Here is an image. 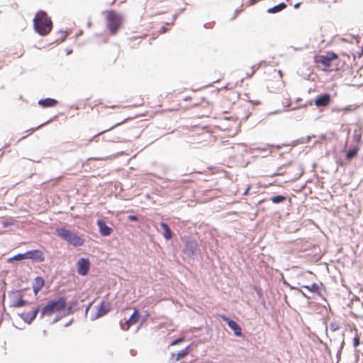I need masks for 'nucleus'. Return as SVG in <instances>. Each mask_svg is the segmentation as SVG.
<instances>
[{
	"label": "nucleus",
	"mask_w": 363,
	"mask_h": 363,
	"mask_svg": "<svg viewBox=\"0 0 363 363\" xmlns=\"http://www.w3.org/2000/svg\"><path fill=\"white\" fill-rule=\"evenodd\" d=\"M184 341V337H180V338H178L175 340H174L172 343H171V345L172 346H174V345H177L182 342Z\"/></svg>",
	"instance_id": "obj_26"
},
{
	"label": "nucleus",
	"mask_w": 363,
	"mask_h": 363,
	"mask_svg": "<svg viewBox=\"0 0 363 363\" xmlns=\"http://www.w3.org/2000/svg\"><path fill=\"white\" fill-rule=\"evenodd\" d=\"M106 28L111 35H115L123 24V16L111 10L106 12Z\"/></svg>",
	"instance_id": "obj_2"
},
{
	"label": "nucleus",
	"mask_w": 363,
	"mask_h": 363,
	"mask_svg": "<svg viewBox=\"0 0 363 363\" xmlns=\"http://www.w3.org/2000/svg\"><path fill=\"white\" fill-rule=\"evenodd\" d=\"M39 308H36L30 311L23 312L20 316L28 323H30L37 316Z\"/></svg>",
	"instance_id": "obj_11"
},
{
	"label": "nucleus",
	"mask_w": 363,
	"mask_h": 363,
	"mask_svg": "<svg viewBox=\"0 0 363 363\" xmlns=\"http://www.w3.org/2000/svg\"><path fill=\"white\" fill-rule=\"evenodd\" d=\"M26 301L21 297L18 301H13L11 306L13 308L22 307L26 305Z\"/></svg>",
	"instance_id": "obj_23"
},
{
	"label": "nucleus",
	"mask_w": 363,
	"mask_h": 363,
	"mask_svg": "<svg viewBox=\"0 0 363 363\" xmlns=\"http://www.w3.org/2000/svg\"><path fill=\"white\" fill-rule=\"evenodd\" d=\"M90 267V262L88 259L81 258L77 262V272L82 276L88 274Z\"/></svg>",
	"instance_id": "obj_6"
},
{
	"label": "nucleus",
	"mask_w": 363,
	"mask_h": 363,
	"mask_svg": "<svg viewBox=\"0 0 363 363\" xmlns=\"http://www.w3.org/2000/svg\"><path fill=\"white\" fill-rule=\"evenodd\" d=\"M249 189H250V186H249V187H247V189H246V191H245V193H244V194H245V195H246V194H247V192H248Z\"/></svg>",
	"instance_id": "obj_33"
},
{
	"label": "nucleus",
	"mask_w": 363,
	"mask_h": 363,
	"mask_svg": "<svg viewBox=\"0 0 363 363\" xmlns=\"http://www.w3.org/2000/svg\"><path fill=\"white\" fill-rule=\"evenodd\" d=\"M360 345V335L355 329V336L353 340V345L357 348Z\"/></svg>",
	"instance_id": "obj_25"
},
{
	"label": "nucleus",
	"mask_w": 363,
	"mask_h": 363,
	"mask_svg": "<svg viewBox=\"0 0 363 363\" xmlns=\"http://www.w3.org/2000/svg\"><path fill=\"white\" fill-rule=\"evenodd\" d=\"M338 55L330 51L327 52L325 55H318L314 57V62L317 65L320 64L323 66L322 69L324 72L330 71V67L333 60H337Z\"/></svg>",
	"instance_id": "obj_5"
},
{
	"label": "nucleus",
	"mask_w": 363,
	"mask_h": 363,
	"mask_svg": "<svg viewBox=\"0 0 363 363\" xmlns=\"http://www.w3.org/2000/svg\"><path fill=\"white\" fill-rule=\"evenodd\" d=\"M57 235L64 240L74 246H81L84 244V239L79 236L77 233L70 231L65 228L56 230Z\"/></svg>",
	"instance_id": "obj_4"
},
{
	"label": "nucleus",
	"mask_w": 363,
	"mask_h": 363,
	"mask_svg": "<svg viewBox=\"0 0 363 363\" xmlns=\"http://www.w3.org/2000/svg\"><path fill=\"white\" fill-rule=\"evenodd\" d=\"M222 319L227 323L228 326L234 331L235 335L237 336H240L242 335V329L240 326L234 320H230L229 318L225 315H221Z\"/></svg>",
	"instance_id": "obj_10"
},
{
	"label": "nucleus",
	"mask_w": 363,
	"mask_h": 363,
	"mask_svg": "<svg viewBox=\"0 0 363 363\" xmlns=\"http://www.w3.org/2000/svg\"><path fill=\"white\" fill-rule=\"evenodd\" d=\"M259 1L260 0H249L248 5H250V6L253 5Z\"/></svg>",
	"instance_id": "obj_31"
},
{
	"label": "nucleus",
	"mask_w": 363,
	"mask_h": 363,
	"mask_svg": "<svg viewBox=\"0 0 363 363\" xmlns=\"http://www.w3.org/2000/svg\"><path fill=\"white\" fill-rule=\"evenodd\" d=\"M45 282L41 277H37L33 284V289L35 295L43 289Z\"/></svg>",
	"instance_id": "obj_15"
},
{
	"label": "nucleus",
	"mask_w": 363,
	"mask_h": 363,
	"mask_svg": "<svg viewBox=\"0 0 363 363\" xmlns=\"http://www.w3.org/2000/svg\"><path fill=\"white\" fill-rule=\"evenodd\" d=\"M358 151H359V147H354L352 148H350L347 152V154H346L347 160H352L353 157H354L357 155Z\"/></svg>",
	"instance_id": "obj_20"
},
{
	"label": "nucleus",
	"mask_w": 363,
	"mask_h": 363,
	"mask_svg": "<svg viewBox=\"0 0 363 363\" xmlns=\"http://www.w3.org/2000/svg\"><path fill=\"white\" fill-rule=\"evenodd\" d=\"M26 258L34 259L40 262H43L45 259L43 252L38 250L28 251L26 253Z\"/></svg>",
	"instance_id": "obj_13"
},
{
	"label": "nucleus",
	"mask_w": 363,
	"mask_h": 363,
	"mask_svg": "<svg viewBox=\"0 0 363 363\" xmlns=\"http://www.w3.org/2000/svg\"><path fill=\"white\" fill-rule=\"evenodd\" d=\"M130 119H131V118H130V117L124 118H122V119H119V118H118V119L117 120L118 121H117V122H116L113 125H112L109 129H108V130H104V131H102V132H101V133H98L97 135H94V138H93V139H94V138H96V137H98L99 135H101V134H103V133H106V131H108V130H112V129H113V128H116V127H118V126H119V125H122V124H123V123H126L127 121H129V120H130Z\"/></svg>",
	"instance_id": "obj_17"
},
{
	"label": "nucleus",
	"mask_w": 363,
	"mask_h": 363,
	"mask_svg": "<svg viewBox=\"0 0 363 363\" xmlns=\"http://www.w3.org/2000/svg\"><path fill=\"white\" fill-rule=\"evenodd\" d=\"M332 101L331 96L329 94H324L318 95L315 101L314 104L317 107H325L328 106Z\"/></svg>",
	"instance_id": "obj_8"
},
{
	"label": "nucleus",
	"mask_w": 363,
	"mask_h": 363,
	"mask_svg": "<svg viewBox=\"0 0 363 363\" xmlns=\"http://www.w3.org/2000/svg\"><path fill=\"white\" fill-rule=\"evenodd\" d=\"M35 129L33 128V129H30L28 131L30 132V134L32 133L33 132L35 131Z\"/></svg>",
	"instance_id": "obj_34"
},
{
	"label": "nucleus",
	"mask_w": 363,
	"mask_h": 363,
	"mask_svg": "<svg viewBox=\"0 0 363 363\" xmlns=\"http://www.w3.org/2000/svg\"><path fill=\"white\" fill-rule=\"evenodd\" d=\"M140 315L137 309H135L130 318L125 323H121V328L123 330H128L130 326L135 325L139 320Z\"/></svg>",
	"instance_id": "obj_7"
},
{
	"label": "nucleus",
	"mask_w": 363,
	"mask_h": 363,
	"mask_svg": "<svg viewBox=\"0 0 363 363\" xmlns=\"http://www.w3.org/2000/svg\"><path fill=\"white\" fill-rule=\"evenodd\" d=\"M167 0H155L152 3L154 6H157L158 4L162 3L163 1H167Z\"/></svg>",
	"instance_id": "obj_30"
},
{
	"label": "nucleus",
	"mask_w": 363,
	"mask_h": 363,
	"mask_svg": "<svg viewBox=\"0 0 363 363\" xmlns=\"http://www.w3.org/2000/svg\"><path fill=\"white\" fill-rule=\"evenodd\" d=\"M160 225L164 230L163 235L164 238L166 240H170L172 238V233L169 227L164 223H161Z\"/></svg>",
	"instance_id": "obj_18"
},
{
	"label": "nucleus",
	"mask_w": 363,
	"mask_h": 363,
	"mask_svg": "<svg viewBox=\"0 0 363 363\" xmlns=\"http://www.w3.org/2000/svg\"><path fill=\"white\" fill-rule=\"evenodd\" d=\"M362 55H363V44H362Z\"/></svg>",
	"instance_id": "obj_35"
},
{
	"label": "nucleus",
	"mask_w": 363,
	"mask_h": 363,
	"mask_svg": "<svg viewBox=\"0 0 363 363\" xmlns=\"http://www.w3.org/2000/svg\"><path fill=\"white\" fill-rule=\"evenodd\" d=\"M110 310L111 306L109 303L106 301L101 302V305L98 308L96 317H101L102 315H104L108 312H109Z\"/></svg>",
	"instance_id": "obj_14"
},
{
	"label": "nucleus",
	"mask_w": 363,
	"mask_h": 363,
	"mask_svg": "<svg viewBox=\"0 0 363 363\" xmlns=\"http://www.w3.org/2000/svg\"><path fill=\"white\" fill-rule=\"evenodd\" d=\"M128 220L130 221H137L138 220L136 216L130 215L128 217Z\"/></svg>",
	"instance_id": "obj_28"
},
{
	"label": "nucleus",
	"mask_w": 363,
	"mask_h": 363,
	"mask_svg": "<svg viewBox=\"0 0 363 363\" xmlns=\"http://www.w3.org/2000/svg\"><path fill=\"white\" fill-rule=\"evenodd\" d=\"M286 200V197L284 196H276L271 198V201L274 203H281Z\"/></svg>",
	"instance_id": "obj_24"
},
{
	"label": "nucleus",
	"mask_w": 363,
	"mask_h": 363,
	"mask_svg": "<svg viewBox=\"0 0 363 363\" xmlns=\"http://www.w3.org/2000/svg\"><path fill=\"white\" fill-rule=\"evenodd\" d=\"M57 101L54 99L47 98L40 99L38 101V104L44 108L53 107L57 104Z\"/></svg>",
	"instance_id": "obj_16"
},
{
	"label": "nucleus",
	"mask_w": 363,
	"mask_h": 363,
	"mask_svg": "<svg viewBox=\"0 0 363 363\" xmlns=\"http://www.w3.org/2000/svg\"><path fill=\"white\" fill-rule=\"evenodd\" d=\"M189 347H190V346H188L185 349H184L183 350L179 352L177 354L176 361H179V359H181L184 358V357H186L189 353Z\"/></svg>",
	"instance_id": "obj_21"
},
{
	"label": "nucleus",
	"mask_w": 363,
	"mask_h": 363,
	"mask_svg": "<svg viewBox=\"0 0 363 363\" xmlns=\"http://www.w3.org/2000/svg\"><path fill=\"white\" fill-rule=\"evenodd\" d=\"M286 7V5L284 3H281V4L275 6H274L272 8L269 9L267 10V12L268 13H277V12H279V11H282Z\"/></svg>",
	"instance_id": "obj_19"
},
{
	"label": "nucleus",
	"mask_w": 363,
	"mask_h": 363,
	"mask_svg": "<svg viewBox=\"0 0 363 363\" xmlns=\"http://www.w3.org/2000/svg\"><path fill=\"white\" fill-rule=\"evenodd\" d=\"M13 223L12 222H9V221H4L3 222V226L4 228H6V227H9L10 225H12Z\"/></svg>",
	"instance_id": "obj_29"
},
{
	"label": "nucleus",
	"mask_w": 363,
	"mask_h": 363,
	"mask_svg": "<svg viewBox=\"0 0 363 363\" xmlns=\"http://www.w3.org/2000/svg\"><path fill=\"white\" fill-rule=\"evenodd\" d=\"M298 5H299L298 4H296V5H295V7H296V8L298 7Z\"/></svg>",
	"instance_id": "obj_36"
},
{
	"label": "nucleus",
	"mask_w": 363,
	"mask_h": 363,
	"mask_svg": "<svg viewBox=\"0 0 363 363\" xmlns=\"http://www.w3.org/2000/svg\"><path fill=\"white\" fill-rule=\"evenodd\" d=\"M34 29L40 35H47L52 28V22L46 12L39 11L33 19Z\"/></svg>",
	"instance_id": "obj_1"
},
{
	"label": "nucleus",
	"mask_w": 363,
	"mask_h": 363,
	"mask_svg": "<svg viewBox=\"0 0 363 363\" xmlns=\"http://www.w3.org/2000/svg\"><path fill=\"white\" fill-rule=\"evenodd\" d=\"M302 287L313 293L318 292L320 289L319 285L315 283L312 284L310 286H303Z\"/></svg>",
	"instance_id": "obj_22"
},
{
	"label": "nucleus",
	"mask_w": 363,
	"mask_h": 363,
	"mask_svg": "<svg viewBox=\"0 0 363 363\" xmlns=\"http://www.w3.org/2000/svg\"><path fill=\"white\" fill-rule=\"evenodd\" d=\"M239 98L238 94L232 90L225 91L223 95L222 101L223 104L230 105L234 104Z\"/></svg>",
	"instance_id": "obj_9"
},
{
	"label": "nucleus",
	"mask_w": 363,
	"mask_h": 363,
	"mask_svg": "<svg viewBox=\"0 0 363 363\" xmlns=\"http://www.w3.org/2000/svg\"><path fill=\"white\" fill-rule=\"evenodd\" d=\"M25 258H26V254H19V255H17L15 257H13V259L21 260V259H25Z\"/></svg>",
	"instance_id": "obj_27"
},
{
	"label": "nucleus",
	"mask_w": 363,
	"mask_h": 363,
	"mask_svg": "<svg viewBox=\"0 0 363 363\" xmlns=\"http://www.w3.org/2000/svg\"><path fill=\"white\" fill-rule=\"evenodd\" d=\"M278 74H279L280 78L282 77V72L281 70H278Z\"/></svg>",
	"instance_id": "obj_32"
},
{
	"label": "nucleus",
	"mask_w": 363,
	"mask_h": 363,
	"mask_svg": "<svg viewBox=\"0 0 363 363\" xmlns=\"http://www.w3.org/2000/svg\"><path fill=\"white\" fill-rule=\"evenodd\" d=\"M67 301L65 297H60L57 300L49 301L42 309L41 313L43 315H51L52 314L60 312L66 308Z\"/></svg>",
	"instance_id": "obj_3"
},
{
	"label": "nucleus",
	"mask_w": 363,
	"mask_h": 363,
	"mask_svg": "<svg viewBox=\"0 0 363 363\" xmlns=\"http://www.w3.org/2000/svg\"><path fill=\"white\" fill-rule=\"evenodd\" d=\"M97 225L99 228V232L101 235L103 236H108L113 232L112 228L106 225V222L104 220H98Z\"/></svg>",
	"instance_id": "obj_12"
}]
</instances>
